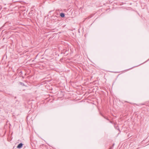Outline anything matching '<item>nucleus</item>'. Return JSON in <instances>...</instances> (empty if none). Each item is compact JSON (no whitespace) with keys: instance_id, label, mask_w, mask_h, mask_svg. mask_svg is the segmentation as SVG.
Listing matches in <instances>:
<instances>
[{"instance_id":"1","label":"nucleus","mask_w":149,"mask_h":149,"mask_svg":"<svg viewBox=\"0 0 149 149\" xmlns=\"http://www.w3.org/2000/svg\"><path fill=\"white\" fill-rule=\"evenodd\" d=\"M23 144L21 143L19 144L17 146V148H22L23 146Z\"/></svg>"},{"instance_id":"2","label":"nucleus","mask_w":149,"mask_h":149,"mask_svg":"<svg viewBox=\"0 0 149 149\" xmlns=\"http://www.w3.org/2000/svg\"><path fill=\"white\" fill-rule=\"evenodd\" d=\"M60 16L62 18L64 17L65 16V14L63 13H61L60 14Z\"/></svg>"},{"instance_id":"3","label":"nucleus","mask_w":149,"mask_h":149,"mask_svg":"<svg viewBox=\"0 0 149 149\" xmlns=\"http://www.w3.org/2000/svg\"><path fill=\"white\" fill-rule=\"evenodd\" d=\"M52 18L54 19L55 20L56 19V18H57V17L56 16H55L54 15H53L52 17Z\"/></svg>"},{"instance_id":"4","label":"nucleus","mask_w":149,"mask_h":149,"mask_svg":"<svg viewBox=\"0 0 149 149\" xmlns=\"http://www.w3.org/2000/svg\"><path fill=\"white\" fill-rule=\"evenodd\" d=\"M22 71H21L19 73V76L20 77L22 76Z\"/></svg>"},{"instance_id":"5","label":"nucleus","mask_w":149,"mask_h":149,"mask_svg":"<svg viewBox=\"0 0 149 149\" xmlns=\"http://www.w3.org/2000/svg\"><path fill=\"white\" fill-rule=\"evenodd\" d=\"M93 15H90L89 16H88V17H87V18H86V19H89L91 18V17H92L93 16Z\"/></svg>"},{"instance_id":"6","label":"nucleus","mask_w":149,"mask_h":149,"mask_svg":"<svg viewBox=\"0 0 149 149\" xmlns=\"http://www.w3.org/2000/svg\"><path fill=\"white\" fill-rule=\"evenodd\" d=\"M115 128L116 129H117L120 132V131L119 130V127L118 126H116V127H115Z\"/></svg>"},{"instance_id":"7","label":"nucleus","mask_w":149,"mask_h":149,"mask_svg":"<svg viewBox=\"0 0 149 149\" xmlns=\"http://www.w3.org/2000/svg\"><path fill=\"white\" fill-rule=\"evenodd\" d=\"M19 84H20L21 85H22V86H24V84L23 83L19 82Z\"/></svg>"},{"instance_id":"8","label":"nucleus","mask_w":149,"mask_h":149,"mask_svg":"<svg viewBox=\"0 0 149 149\" xmlns=\"http://www.w3.org/2000/svg\"><path fill=\"white\" fill-rule=\"evenodd\" d=\"M101 115L104 118H105L106 119H107V120H109L108 119V118H106L103 115V114H102V113H101Z\"/></svg>"},{"instance_id":"9","label":"nucleus","mask_w":149,"mask_h":149,"mask_svg":"<svg viewBox=\"0 0 149 149\" xmlns=\"http://www.w3.org/2000/svg\"><path fill=\"white\" fill-rule=\"evenodd\" d=\"M145 104H142V103H141V104H139V105H137V106H140L141 105H144Z\"/></svg>"},{"instance_id":"10","label":"nucleus","mask_w":149,"mask_h":149,"mask_svg":"<svg viewBox=\"0 0 149 149\" xmlns=\"http://www.w3.org/2000/svg\"><path fill=\"white\" fill-rule=\"evenodd\" d=\"M3 103H5V102H3V101H2V102H0V103H1V104H3Z\"/></svg>"},{"instance_id":"11","label":"nucleus","mask_w":149,"mask_h":149,"mask_svg":"<svg viewBox=\"0 0 149 149\" xmlns=\"http://www.w3.org/2000/svg\"><path fill=\"white\" fill-rule=\"evenodd\" d=\"M52 12V11H49V13H51Z\"/></svg>"},{"instance_id":"12","label":"nucleus","mask_w":149,"mask_h":149,"mask_svg":"<svg viewBox=\"0 0 149 149\" xmlns=\"http://www.w3.org/2000/svg\"><path fill=\"white\" fill-rule=\"evenodd\" d=\"M110 123H112V122L111 121H110Z\"/></svg>"},{"instance_id":"13","label":"nucleus","mask_w":149,"mask_h":149,"mask_svg":"<svg viewBox=\"0 0 149 149\" xmlns=\"http://www.w3.org/2000/svg\"><path fill=\"white\" fill-rule=\"evenodd\" d=\"M0 107L1 108V107H2L0 106Z\"/></svg>"}]
</instances>
